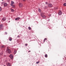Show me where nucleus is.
Listing matches in <instances>:
<instances>
[{"label":"nucleus","instance_id":"1","mask_svg":"<svg viewBox=\"0 0 66 66\" xmlns=\"http://www.w3.org/2000/svg\"><path fill=\"white\" fill-rule=\"evenodd\" d=\"M7 51L9 53H11V51L9 49H7Z\"/></svg>","mask_w":66,"mask_h":66},{"label":"nucleus","instance_id":"2","mask_svg":"<svg viewBox=\"0 0 66 66\" xmlns=\"http://www.w3.org/2000/svg\"><path fill=\"white\" fill-rule=\"evenodd\" d=\"M9 57L11 58V59H13V55L12 54H11L9 56Z\"/></svg>","mask_w":66,"mask_h":66},{"label":"nucleus","instance_id":"3","mask_svg":"<svg viewBox=\"0 0 66 66\" xmlns=\"http://www.w3.org/2000/svg\"><path fill=\"white\" fill-rule=\"evenodd\" d=\"M48 6L50 7H52V5L51 4H48Z\"/></svg>","mask_w":66,"mask_h":66},{"label":"nucleus","instance_id":"4","mask_svg":"<svg viewBox=\"0 0 66 66\" xmlns=\"http://www.w3.org/2000/svg\"><path fill=\"white\" fill-rule=\"evenodd\" d=\"M3 28V24H1L0 25V29H2Z\"/></svg>","mask_w":66,"mask_h":66},{"label":"nucleus","instance_id":"5","mask_svg":"<svg viewBox=\"0 0 66 66\" xmlns=\"http://www.w3.org/2000/svg\"><path fill=\"white\" fill-rule=\"evenodd\" d=\"M19 6L20 7H22V6H23V5L21 3H20L19 4Z\"/></svg>","mask_w":66,"mask_h":66},{"label":"nucleus","instance_id":"6","mask_svg":"<svg viewBox=\"0 0 66 66\" xmlns=\"http://www.w3.org/2000/svg\"><path fill=\"white\" fill-rule=\"evenodd\" d=\"M6 20V18L5 17L3 18L2 20V21H5Z\"/></svg>","mask_w":66,"mask_h":66},{"label":"nucleus","instance_id":"7","mask_svg":"<svg viewBox=\"0 0 66 66\" xmlns=\"http://www.w3.org/2000/svg\"><path fill=\"white\" fill-rule=\"evenodd\" d=\"M6 65L7 66H10L11 65V63H6Z\"/></svg>","mask_w":66,"mask_h":66},{"label":"nucleus","instance_id":"8","mask_svg":"<svg viewBox=\"0 0 66 66\" xmlns=\"http://www.w3.org/2000/svg\"><path fill=\"white\" fill-rule=\"evenodd\" d=\"M62 12H61V11H60L58 13V14L59 15H61V14H62Z\"/></svg>","mask_w":66,"mask_h":66},{"label":"nucleus","instance_id":"9","mask_svg":"<svg viewBox=\"0 0 66 66\" xmlns=\"http://www.w3.org/2000/svg\"><path fill=\"white\" fill-rule=\"evenodd\" d=\"M41 16L43 18H46V16L43 15H42V14H41Z\"/></svg>","mask_w":66,"mask_h":66},{"label":"nucleus","instance_id":"10","mask_svg":"<svg viewBox=\"0 0 66 66\" xmlns=\"http://www.w3.org/2000/svg\"><path fill=\"white\" fill-rule=\"evenodd\" d=\"M20 19V18L19 17L15 19V20H19Z\"/></svg>","mask_w":66,"mask_h":66},{"label":"nucleus","instance_id":"11","mask_svg":"<svg viewBox=\"0 0 66 66\" xmlns=\"http://www.w3.org/2000/svg\"><path fill=\"white\" fill-rule=\"evenodd\" d=\"M13 4H14V2L11 1V5H13Z\"/></svg>","mask_w":66,"mask_h":66},{"label":"nucleus","instance_id":"12","mask_svg":"<svg viewBox=\"0 0 66 66\" xmlns=\"http://www.w3.org/2000/svg\"><path fill=\"white\" fill-rule=\"evenodd\" d=\"M7 3H5L4 4V6H7Z\"/></svg>","mask_w":66,"mask_h":66},{"label":"nucleus","instance_id":"13","mask_svg":"<svg viewBox=\"0 0 66 66\" xmlns=\"http://www.w3.org/2000/svg\"><path fill=\"white\" fill-rule=\"evenodd\" d=\"M16 52H17V51H16V50H15L14 52V54H16Z\"/></svg>","mask_w":66,"mask_h":66},{"label":"nucleus","instance_id":"14","mask_svg":"<svg viewBox=\"0 0 66 66\" xmlns=\"http://www.w3.org/2000/svg\"><path fill=\"white\" fill-rule=\"evenodd\" d=\"M11 6H12V7L13 8H15V5H11Z\"/></svg>","mask_w":66,"mask_h":66},{"label":"nucleus","instance_id":"15","mask_svg":"<svg viewBox=\"0 0 66 66\" xmlns=\"http://www.w3.org/2000/svg\"><path fill=\"white\" fill-rule=\"evenodd\" d=\"M12 38H11V37H9V40L10 41H11L12 40Z\"/></svg>","mask_w":66,"mask_h":66},{"label":"nucleus","instance_id":"16","mask_svg":"<svg viewBox=\"0 0 66 66\" xmlns=\"http://www.w3.org/2000/svg\"><path fill=\"white\" fill-rule=\"evenodd\" d=\"M42 15H43V16H44V13H43V12H42L41 13V16H42Z\"/></svg>","mask_w":66,"mask_h":66},{"label":"nucleus","instance_id":"17","mask_svg":"<svg viewBox=\"0 0 66 66\" xmlns=\"http://www.w3.org/2000/svg\"><path fill=\"white\" fill-rule=\"evenodd\" d=\"M47 40V38H45L44 39V43H45V40Z\"/></svg>","mask_w":66,"mask_h":66},{"label":"nucleus","instance_id":"18","mask_svg":"<svg viewBox=\"0 0 66 66\" xmlns=\"http://www.w3.org/2000/svg\"><path fill=\"white\" fill-rule=\"evenodd\" d=\"M28 29L29 30H31V28L30 27H29L28 28Z\"/></svg>","mask_w":66,"mask_h":66},{"label":"nucleus","instance_id":"19","mask_svg":"<svg viewBox=\"0 0 66 66\" xmlns=\"http://www.w3.org/2000/svg\"><path fill=\"white\" fill-rule=\"evenodd\" d=\"M45 57H48V56L47 55V54H46L45 55Z\"/></svg>","mask_w":66,"mask_h":66},{"label":"nucleus","instance_id":"20","mask_svg":"<svg viewBox=\"0 0 66 66\" xmlns=\"http://www.w3.org/2000/svg\"><path fill=\"white\" fill-rule=\"evenodd\" d=\"M63 6H66V3H64L63 5Z\"/></svg>","mask_w":66,"mask_h":66},{"label":"nucleus","instance_id":"21","mask_svg":"<svg viewBox=\"0 0 66 66\" xmlns=\"http://www.w3.org/2000/svg\"><path fill=\"white\" fill-rule=\"evenodd\" d=\"M38 11H39V12H41V10H40V9H39Z\"/></svg>","mask_w":66,"mask_h":66},{"label":"nucleus","instance_id":"22","mask_svg":"<svg viewBox=\"0 0 66 66\" xmlns=\"http://www.w3.org/2000/svg\"><path fill=\"white\" fill-rule=\"evenodd\" d=\"M1 47L2 48H4V47H5V46H4L3 45L1 46Z\"/></svg>","mask_w":66,"mask_h":66},{"label":"nucleus","instance_id":"23","mask_svg":"<svg viewBox=\"0 0 66 66\" xmlns=\"http://www.w3.org/2000/svg\"><path fill=\"white\" fill-rule=\"evenodd\" d=\"M11 11L12 12H14V9H11Z\"/></svg>","mask_w":66,"mask_h":66},{"label":"nucleus","instance_id":"24","mask_svg":"<svg viewBox=\"0 0 66 66\" xmlns=\"http://www.w3.org/2000/svg\"><path fill=\"white\" fill-rule=\"evenodd\" d=\"M2 10V8H1V7H0V11H1Z\"/></svg>","mask_w":66,"mask_h":66},{"label":"nucleus","instance_id":"25","mask_svg":"<svg viewBox=\"0 0 66 66\" xmlns=\"http://www.w3.org/2000/svg\"><path fill=\"white\" fill-rule=\"evenodd\" d=\"M51 16V14H49L48 15V16H49L50 17Z\"/></svg>","mask_w":66,"mask_h":66},{"label":"nucleus","instance_id":"26","mask_svg":"<svg viewBox=\"0 0 66 66\" xmlns=\"http://www.w3.org/2000/svg\"><path fill=\"white\" fill-rule=\"evenodd\" d=\"M39 63V61H38V62H36V63L37 64H38V63Z\"/></svg>","mask_w":66,"mask_h":66},{"label":"nucleus","instance_id":"27","mask_svg":"<svg viewBox=\"0 0 66 66\" xmlns=\"http://www.w3.org/2000/svg\"><path fill=\"white\" fill-rule=\"evenodd\" d=\"M27 45H28V44H25V46H27Z\"/></svg>","mask_w":66,"mask_h":66},{"label":"nucleus","instance_id":"28","mask_svg":"<svg viewBox=\"0 0 66 66\" xmlns=\"http://www.w3.org/2000/svg\"><path fill=\"white\" fill-rule=\"evenodd\" d=\"M24 2H25V1H26V0H22Z\"/></svg>","mask_w":66,"mask_h":66},{"label":"nucleus","instance_id":"29","mask_svg":"<svg viewBox=\"0 0 66 66\" xmlns=\"http://www.w3.org/2000/svg\"><path fill=\"white\" fill-rule=\"evenodd\" d=\"M5 33L6 34H7V33L6 32H5Z\"/></svg>","mask_w":66,"mask_h":66},{"label":"nucleus","instance_id":"30","mask_svg":"<svg viewBox=\"0 0 66 66\" xmlns=\"http://www.w3.org/2000/svg\"><path fill=\"white\" fill-rule=\"evenodd\" d=\"M46 4H48V3L46 2Z\"/></svg>","mask_w":66,"mask_h":66},{"label":"nucleus","instance_id":"31","mask_svg":"<svg viewBox=\"0 0 66 66\" xmlns=\"http://www.w3.org/2000/svg\"><path fill=\"white\" fill-rule=\"evenodd\" d=\"M17 37H18V38H19V36H18Z\"/></svg>","mask_w":66,"mask_h":66},{"label":"nucleus","instance_id":"32","mask_svg":"<svg viewBox=\"0 0 66 66\" xmlns=\"http://www.w3.org/2000/svg\"><path fill=\"white\" fill-rule=\"evenodd\" d=\"M2 1H3V0H2Z\"/></svg>","mask_w":66,"mask_h":66},{"label":"nucleus","instance_id":"33","mask_svg":"<svg viewBox=\"0 0 66 66\" xmlns=\"http://www.w3.org/2000/svg\"><path fill=\"white\" fill-rule=\"evenodd\" d=\"M29 52H30V51H29Z\"/></svg>","mask_w":66,"mask_h":66},{"label":"nucleus","instance_id":"34","mask_svg":"<svg viewBox=\"0 0 66 66\" xmlns=\"http://www.w3.org/2000/svg\"><path fill=\"white\" fill-rule=\"evenodd\" d=\"M0 30H1V29H0Z\"/></svg>","mask_w":66,"mask_h":66}]
</instances>
